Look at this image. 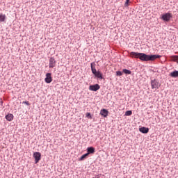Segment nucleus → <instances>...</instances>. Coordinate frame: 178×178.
<instances>
[{
  "mask_svg": "<svg viewBox=\"0 0 178 178\" xmlns=\"http://www.w3.org/2000/svg\"><path fill=\"white\" fill-rule=\"evenodd\" d=\"M139 131H140V133H143V134H147V133L149 131V129L143 127L139 129Z\"/></svg>",
  "mask_w": 178,
  "mask_h": 178,
  "instance_id": "obj_9",
  "label": "nucleus"
},
{
  "mask_svg": "<svg viewBox=\"0 0 178 178\" xmlns=\"http://www.w3.org/2000/svg\"><path fill=\"white\" fill-rule=\"evenodd\" d=\"M6 120H8V122H11V120H13V114H8L6 115Z\"/></svg>",
  "mask_w": 178,
  "mask_h": 178,
  "instance_id": "obj_12",
  "label": "nucleus"
},
{
  "mask_svg": "<svg viewBox=\"0 0 178 178\" xmlns=\"http://www.w3.org/2000/svg\"><path fill=\"white\" fill-rule=\"evenodd\" d=\"M95 76V77H97L98 79H100L101 80H102V79H104V77H102V73H101V72H99V71L97 72Z\"/></svg>",
  "mask_w": 178,
  "mask_h": 178,
  "instance_id": "obj_13",
  "label": "nucleus"
},
{
  "mask_svg": "<svg viewBox=\"0 0 178 178\" xmlns=\"http://www.w3.org/2000/svg\"><path fill=\"white\" fill-rule=\"evenodd\" d=\"M123 73L125 74H131V71L127 70V69H123L122 70Z\"/></svg>",
  "mask_w": 178,
  "mask_h": 178,
  "instance_id": "obj_16",
  "label": "nucleus"
},
{
  "mask_svg": "<svg viewBox=\"0 0 178 178\" xmlns=\"http://www.w3.org/2000/svg\"><path fill=\"white\" fill-rule=\"evenodd\" d=\"M0 102L2 104V99H0Z\"/></svg>",
  "mask_w": 178,
  "mask_h": 178,
  "instance_id": "obj_23",
  "label": "nucleus"
},
{
  "mask_svg": "<svg viewBox=\"0 0 178 178\" xmlns=\"http://www.w3.org/2000/svg\"><path fill=\"white\" fill-rule=\"evenodd\" d=\"M6 19V15L3 13H0V22L2 23Z\"/></svg>",
  "mask_w": 178,
  "mask_h": 178,
  "instance_id": "obj_11",
  "label": "nucleus"
},
{
  "mask_svg": "<svg viewBox=\"0 0 178 178\" xmlns=\"http://www.w3.org/2000/svg\"><path fill=\"white\" fill-rule=\"evenodd\" d=\"M151 86L152 90H154V88L158 89L161 87V83L156 79H154L151 81Z\"/></svg>",
  "mask_w": 178,
  "mask_h": 178,
  "instance_id": "obj_2",
  "label": "nucleus"
},
{
  "mask_svg": "<svg viewBox=\"0 0 178 178\" xmlns=\"http://www.w3.org/2000/svg\"><path fill=\"white\" fill-rule=\"evenodd\" d=\"M123 74V73H122V72L120 71H117L116 72V75L117 76H122Z\"/></svg>",
  "mask_w": 178,
  "mask_h": 178,
  "instance_id": "obj_20",
  "label": "nucleus"
},
{
  "mask_svg": "<svg viewBox=\"0 0 178 178\" xmlns=\"http://www.w3.org/2000/svg\"><path fill=\"white\" fill-rule=\"evenodd\" d=\"M90 67H91L92 73L95 75L98 72H97V69H95V67L92 65V63H91Z\"/></svg>",
  "mask_w": 178,
  "mask_h": 178,
  "instance_id": "obj_15",
  "label": "nucleus"
},
{
  "mask_svg": "<svg viewBox=\"0 0 178 178\" xmlns=\"http://www.w3.org/2000/svg\"><path fill=\"white\" fill-rule=\"evenodd\" d=\"M22 104H25L28 106H30V102H23Z\"/></svg>",
  "mask_w": 178,
  "mask_h": 178,
  "instance_id": "obj_22",
  "label": "nucleus"
},
{
  "mask_svg": "<svg viewBox=\"0 0 178 178\" xmlns=\"http://www.w3.org/2000/svg\"><path fill=\"white\" fill-rule=\"evenodd\" d=\"M87 151H88V155H90V154H94V152H95V148L92 147H90L87 148Z\"/></svg>",
  "mask_w": 178,
  "mask_h": 178,
  "instance_id": "obj_10",
  "label": "nucleus"
},
{
  "mask_svg": "<svg viewBox=\"0 0 178 178\" xmlns=\"http://www.w3.org/2000/svg\"><path fill=\"white\" fill-rule=\"evenodd\" d=\"M33 158H35V163H38L41 161V153L37 152L33 153Z\"/></svg>",
  "mask_w": 178,
  "mask_h": 178,
  "instance_id": "obj_4",
  "label": "nucleus"
},
{
  "mask_svg": "<svg viewBox=\"0 0 178 178\" xmlns=\"http://www.w3.org/2000/svg\"><path fill=\"white\" fill-rule=\"evenodd\" d=\"M86 118H89L90 119H92L91 114L90 113H86Z\"/></svg>",
  "mask_w": 178,
  "mask_h": 178,
  "instance_id": "obj_21",
  "label": "nucleus"
},
{
  "mask_svg": "<svg viewBox=\"0 0 178 178\" xmlns=\"http://www.w3.org/2000/svg\"><path fill=\"white\" fill-rule=\"evenodd\" d=\"M108 113H109L108 110L103 108L100 111L99 115H101V116H103L104 118H106L108 116Z\"/></svg>",
  "mask_w": 178,
  "mask_h": 178,
  "instance_id": "obj_8",
  "label": "nucleus"
},
{
  "mask_svg": "<svg viewBox=\"0 0 178 178\" xmlns=\"http://www.w3.org/2000/svg\"><path fill=\"white\" fill-rule=\"evenodd\" d=\"M101 87L98 85V83L95 84V85H91L89 86V90L90 91H98Z\"/></svg>",
  "mask_w": 178,
  "mask_h": 178,
  "instance_id": "obj_6",
  "label": "nucleus"
},
{
  "mask_svg": "<svg viewBox=\"0 0 178 178\" xmlns=\"http://www.w3.org/2000/svg\"><path fill=\"white\" fill-rule=\"evenodd\" d=\"M49 66L50 69H54V67L56 66V60L53 57L50 58L49 59Z\"/></svg>",
  "mask_w": 178,
  "mask_h": 178,
  "instance_id": "obj_5",
  "label": "nucleus"
},
{
  "mask_svg": "<svg viewBox=\"0 0 178 178\" xmlns=\"http://www.w3.org/2000/svg\"><path fill=\"white\" fill-rule=\"evenodd\" d=\"M170 76L171 77H174V78L178 77V71H174V72H171L170 74Z\"/></svg>",
  "mask_w": 178,
  "mask_h": 178,
  "instance_id": "obj_14",
  "label": "nucleus"
},
{
  "mask_svg": "<svg viewBox=\"0 0 178 178\" xmlns=\"http://www.w3.org/2000/svg\"><path fill=\"white\" fill-rule=\"evenodd\" d=\"M87 156H88V153L82 155L81 156V158L79 159V161H84V159H86V158H87Z\"/></svg>",
  "mask_w": 178,
  "mask_h": 178,
  "instance_id": "obj_17",
  "label": "nucleus"
},
{
  "mask_svg": "<svg viewBox=\"0 0 178 178\" xmlns=\"http://www.w3.org/2000/svg\"><path fill=\"white\" fill-rule=\"evenodd\" d=\"M129 3H130V0H126L125 3H124V7L125 8L129 7V5H130Z\"/></svg>",
  "mask_w": 178,
  "mask_h": 178,
  "instance_id": "obj_19",
  "label": "nucleus"
},
{
  "mask_svg": "<svg viewBox=\"0 0 178 178\" xmlns=\"http://www.w3.org/2000/svg\"><path fill=\"white\" fill-rule=\"evenodd\" d=\"M51 76V73L46 74V78L44 79V81L46 83H47L48 84H49V83L52 82V76Z\"/></svg>",
  "mask_w": 178,
  "mask_h": 178,
  "instance_id": "obj_7",
  "label": "nucleus"
},
{
  "mask_svg": "<svg viewBox=\"0 0 178 178\" xmlns=\"http://www.w3.org/2000/svg\"><path fill=\"white\" fill-rule=\"evenodd\" d=\"M129 56H131V58H139L140 60L144 62H148V60H155V59L161 58V56L159 55H147L144 53H138L134 51L129 53Z\"/></svg>",
  "mask_w": 178,
  "mask_h": 178,
  "instance_id": "obj_1",
  "label": "nucleus"
},
{
  "mask_svg": "<svg viewBox=\"0 0 178 178\" xmlns=\"http://www.w3.org/2000/svg\"><path fill=\"white\" fill-rule=\"evenodd\" d=\"M172 13H167L162 15L161 19L164 22H169V20H170V19H172Z\"/></svg>",
  "mask_w": 178,
  "mask_h": 178,
  "instance_id": "obj_3",
  "label": "nucleus"
},
{
  "mask_svg": "<svg viewBox=\"0 0 178 178\" xmlns=\"http://www.w3.org/2000/svg\"><path fill=\"white\" fill-rule=\"evenodd\" d=\"M133 112L131 111H127L125 113V116H131Z\"/></svg>",
  "mask_w": 178,
  "mask_h": 178,
  "instance_id": "obj_18",
  "label": "nucleus"
}]
</instances>
